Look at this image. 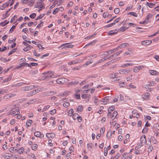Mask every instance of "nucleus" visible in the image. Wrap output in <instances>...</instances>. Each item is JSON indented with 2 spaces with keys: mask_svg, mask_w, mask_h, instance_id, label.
Instances as JSON below:
<instances>
[{
  "mask_svg": "<svg viewBox=\"0 0 159 159\" xmlns=\"http://www.w3.org/2000/svg\"><path fill=\"white\" fill-rule=\"evenodd\" d=\"M118 73H111L109 75V77L111 79L114 78L118 76Z\"/></svg>",
  "mask_w": 159,
  "mask_h": 159,
  "instance_id": "obj_28",
  "label": "nucleus"
},
{
  "mask_svg": "<svg viewBox=\"0 0 159 159\" xmlns=\"http://www.w3.org/2000/svg\"><path fill=\"white\" fill-rule=\"evenodd\" d=\"M35 0H30L28 2V5L29 6H32Z\"/></svg>",
  "mask_w": 159,
  "mask_h": 159,
  "instance_id": "obj_43",
  "label": "nucleus"
},
{
  "mask_svg": "<svg viewBox=\"0 0 159 159\" xmlns=\"http://www.w3.org/2000/svg\"><path fill=\"white\" fill-rule=\"evenodd\" d=\"M13 157V155L11 153L6 154L3 156V157L7 159H9Z\"/></svg>",
  "mask_w": 159,
  "mask_h": 159,
  "instance_id": "obj_26",
  "label": "nucleus"
},
{
  "mask_svg": "<svg viewBox=\"0 0 159 159\" xmlns=\"http://www.w3.org/2000/svg\"><path fill=\"white\" fill-rule=\"evenodd\" d=\"M153 149V147L152 146H150L148 148V152H151Z\"/></svg>",
  "mask_w": 159,
  "mask_h": 159,
  "instance_id": "obj_61",
  "label": "nucleus"
},
{
  "mask_svg": "<svg viewBox=\"0 0 159 159\" xmlns=\"http://www.w3.org/2000/svg\"><path fill=\"white\" fill-rule=\"evenodd\" d=\"M17 149H15V148L13 147H11L9 148V151L12 153H14L16 152Z\"/></svg>",
  "mask_w": 159,
  "mask_h": 159,
  "instance_id": "obj_38",
  "label": "nucleus"
},
{
  "mask_svg": "<svg viewBox=\"0 0 159 159\" xmlns=\"http://www.w3.org/2000/svg\"><path fill=\"white\" fill-rule=\"evenodd\" d=\"M34 135L36 137H38L40 139H42L44 137V134L39 131L35 132L34 133Z\"/></svg>",
  "mask_w": 159,
  "mask_h": 159,
  "instance_id": "obj_10",
  "label": "nucleus"
},
{
  "mask_svg": "<svg viewBox=\"0 0 159 159\" xmlns=\"http://www.w3.org/2000/svg\"><path fill=\"white\" fill-rule=\"evenodd\" d=\"M111 15L109 14L108 12H106L103 13L102 16L104 18H110L111 16Z\"/></svg>",
  "mask_w": 159,
  "mask_h": 159,
  "instance_id": "obj_23",
  "label": "nucleus"
},
{
  "mask_svg": "<svg viewBox=\"0 0 159 159\" xmlns=\"http://www.w3.org/2000/svg\"><path fill=\"white\" fill-rule=\"evenodd\" d=\"M93 85V83H92L89 84L85 85L82 88L83 89H88L89 87L92 86Z\"/></svg>",
  "mask_w": 159,
  "mask_h": 159,
  "instance_id": "obj_35",
  "label": "nucleus"
},
{
  "mask_svg": "<svg viewBox=\"0 0 159 159\" xmlns=\"http://www.w3.org/2000/svg\"><path fill=\"white\" fill-rule=\"evenodd\" d=\"M78 116V114L75 113L73 114L72 118L73 120H76L77 119Z\"/></svg>",
  "mask_w": 159,
  "mask_h": 159,
  "instance_id": "obj_47",
  "label": "nucleus"
},
{
  "mask_svg": "<svg viewBox=\"0 0 159 159\" xmlns=\"http://www.w3.org/2000/svg\"><path fill=\"white\" fill-rule=\"evenodd\" d=\"M53 74V72L51 71L46 72L43 73V76L47 80L51 78Z\"/></svg>",
  "mask_w": 159,
  "mask_h": 159,
  "instance_id": "obj_1",
  "label": "nucleus"
},
{
  "mask_svg": "<svg viewBox=\"0 0 159 159\" xmlns=\"http://www.w3.org/2000/svg\"><path fill=\"white\" fill-rule=\"evenodd\" d=\"M157 3V2L152 3L147 2L146 3V5L150 8H152Z\"/></svg>",
  "mask_w": 159,
  "mask_h": 159,
  "instance_id": "obj_25",
  "label": "nucleus"
},
{
  "mask_svg": "<svg viewBox=\"0 0 159 159\" xmlns=\"http://www.w3.org/2000/svg\"><path fill=\"white\" fill-rule=\"evenodd\" d=\"M75 98L77 99H80V95L79 94L75 93L74 95Z\"/></svg>",
  "mask_w": 159,
  "mask_h": 159,
  "instance_id": "obj_57",
  "label": "nucleus"
},
{
  "mask_svg": "<svg viewBox=\"0 0 159 159\" xmlns=\"http://www.w3.org/2000/svg\"><path fill=\"white\" fill-rule=\"evenodd\" d=\"M89 96V95H88V94H83L81 95V97L83 99H86Z\"/></svg>",
  "mask_w": 159,
  "mask_h": 159,
  "instance_id": "obj_58",
  "label": "nucleus"
},
{
  "mask_svg": "<svg viewBox=\"0 0 159 159\" xmlns=\"http://www.w3.org/2000/svg\"><path fill=\"white\" fill-rule=\"evenodd\" d=\"M129 46V45L128 43H125L120 44L118 47H117L116 49H114V51H116L119 48H123L125 47H128Z\"/></svg>",
  "mask_w": 159,
  "mask_h": 159,
  "instance_id": "obj_7",
  "label": "nucleus"
},
{
  "mask_svg": "<svg viewBox=\"0 0 159 159\" xmlns=\"http://www.w3.org/2000/svg\"><path fill=\"white\" fill-rule=\"evenodd\" d=\"M50 107V105H47L45 106L43 109V111H45L48 109Z\"/></svg>",
  "mask_w": 159,
  "mask_h": 159,
  "instance_id": "obj_62",
  "label": "nucleus"
},
{
  "mask_svg": "<svg viewBox=\"0 0 159 159\" xmlns=\"http://www.w3.org/2000/svg\"><path fill=\"white\" fill-rule=\"evenodd\" d=\"M36 16V13H33L30 15V18H31L32 19H34L35 17Z\"/></svg>",
  "mask_w": 159,
  "mask_h": 159,
  "instance_id": "obj_64",
  "label": "nucleus"
},
{
  "mask_svg": "<svg viewBox=\"0 0 159 159\" xmlns=\"http://www.w3.org/2000/svg\"><path fill=\"white\" fill-rule=\"evenodd\" d=\"M25 150L24 148L23 147H21L18 149H17L16 152L19 154H22Z\"/></svg>",
  "mask_w": 159,
  "mask_h": 159,
  "instance_id": "obj_27",
  "label": "nucleus"
},
{
  "mask_svg": "<svg viewBox=\"0 0 159 159\" xmlns=\"http://www.w3.org/2000/svg\"><path fill=\"white\" fill-rule=\"evenodd\" d=\"M28 84L23 82H20L19 83H16L14 84H13L11 85V87H18L21 86L23 85L24 84Z\"/></svg>",
  "mask_w": 159,
  "mask_h": 159,
  "instance_id": "obj_15",
  "label": "nucleus"
},
{
  "mask_svg": "<svg viewBox=\"0 0 159 159\" xmlns=\"http://www.w3.org/2000/svg\"><path fill=\"white\" fill-rule=\"evenodd\" d=\"M45 14H42L40 15L39 16L37 17L35 19L36 20H38L39 19L42 18L44 16Z\"/></svg>",
  "mask_w": 159,
  "mask_h": 159,
  "instance_id": "obj_48",
  "label": "nucleus"
},
{
  "mask_svg": "<svg viewBox=\"0 0 159 159\" xmlns=\"http://www.w3.org/2000/svg\"><path fill=\"white\" fill-rule=\"evenodd\" d=\"M132 113L134 115V117L138 118L140 117V114L138 113V111L136 110H134L132 111Z\"/></svg>",
  "mask_w": 159,
  "mask_h": 159,
  "instance_id": "obj_13",
  "label": "nucleus"
},
{
  "mask_svg": "<svg viewBox=\"0 0 159 159\" xmlns=\"http://www.w3.org/2000/svg\"><path fill=\"white\" fill-rule=\"evenodd\" d=\"M130 71L128 69H125L123 70H120L119 72L122 74H126L130 72Z\"/></svg>",
  "mask_w": 159,
  "mask_h": 159,
  "instance_id": "obj_14",
  "label": "nucleus"
},
{
  "mask_svg": "<svg viewBox=\"0 0 159 159\" xmlns=\"http://www.w3.org/2000/svg\"><path fill=\"white\" fill-rule=\"evenodd\" d=\"M74 112V110L73 109H70L69 110L68 112V115L69 116H71Z\"/></svg>",
  "mask_w": 159,
  "mask_h": 159,
  "instance_id": "obj_40",
  "label": "nucleus"
},
{
  "mask_svg": "<svg viewBox=\"0 0 159 159\" xmlns=\"http://www.w3.org/2000/svg\"><path fill=\"white\" fill-rule=\"evenodd\" d=\"M11 78L9 76L7 78H5L3 81H2V83H4L5 82H7L10 81L11 79Z\"/></svg>",
  "mask_w": 159,
  "mask_h": 159,
  "instance_id": "obj_42",
  "label": "nucleus"
},
{
  "mask_svg": "<svg viewBox=\"0 0 159 159\" xmlns=\"http://www.w3.org/2000/svg\"><path fill=\"white\" fill-rule=\"evenodd\" d=\"M114 50H111L105 52L103 54H102V57H104V56H107L110 53H111L114 52Z\"/></svg>",
  "mask_w": 159,
  "mask_h": 159,
  "instance_id": "obj_18",
  "label": "nucleus"
},
{
  "mask_svg": "<svg viewBox=\"0 0 159 159\" xmlns=\"http://www.w3.org/2000/svg\"><path fill=\"white\" fill-rule=\"evenodd\" d=\"M16 25H13L10 29L9 31L11 33L13 32L14 30L16 29Z\"/></svg>",
  "mask_w": 159,
  "mask_h": 159,
  "instance_id": "obj_60",
  "label": "nucleus"
},
{
  "mask_svg": "<svg viewBox=\"0 0 159 159\" xmlns=\"http://www.w3.org/2000/svg\"><path fill=\"white\" fill-rule=\"evenodd\" d=\"M9 4V2H6L5 3L3 4L2 5L0 6V10H3L6 7H7Z\"/></svg>",
  "mask_w": 159,
  "mask_h": 159,
  "instance_id": "obj_22",
  "label": "nucleus"
},
{
  "mask_svg": "<svg viewBox=\"0 0 159 159\" xmlns=\"http://www.w3.org/2000/svg\"><path fill=\"white\" fill-rule=\"evenodd\" d=\"M116 30H111L108 32V34L109 35H114L116 33Z\"/></svg>",
  "mask_w": 159,
  "mask_h": 159,
  "instance_id": "obj_52",
  "label": "nucleus"
},
{
  "mask_svg": "<svg viewBox=\"0 0 159 159\" xmlns=\"http://www.w3.org/2000/svg\"><path fill=\"white\" fill-rule=\"evenodd\" d=\"M114 25H115V23H114L113 22V23H111L110 24L107 25L105 26V27L109 28V27H110L112 26H114Z\"/></svg>",
  "mask_w": 159,
  "mask_h": 159,
  "instance_id": "obj_51",
  "label": "nucleus"
},
{
  "mask_svg": "<svg viewBox=\"0 0 159 159\" xmlns=\"http://www.w3.org/2000/svg\"><path fill=\"white\" fill-rule=\"evenodd\" d=\"M152 43V40H148L142 41L141 43L143 45H148Z\"/></svg>",
  "mask_w": 159,
  "mask_h": 159,
  "instance_id": "obj_17",
  "label": "nucleus"
},
{
  "mask_svg": "<svg viewBox=\"0 0 159 159\" xmlns=\"http://www.w3.org/2000/svg\"><path fill=\"white\" fill-rule=\"evenodd\" d=\"M48 145L51 147H52L53 146V144L52 143V140L51 139H49L48 140Z\"/></svg>",
  "mask_w": 159,
  "mask_h": 159,
  "instance_id": "obj_63",
  "label": "nucleus"
},
{
  "mask_svg": "<svg viewBox=\"0 0 159 159\" xmlns=\"http://www.w3.org/2000/svg\"><path fill=\"white\" fill-rule=\"evenodd\" d=\"M151 139L152 143L156 144L157 143V141L156 139L153 136H151Z\"/></svg>",
  "mask_w": 159,
  "mask_h": 159,
  "instance_id": "obj_37",
  "label": "nucleus"
},
{
  "mask_svg": "<svg viewBox=\"0 0 159 159\" xmlns=\"http://www.w3.org/2000/svg\"><path fill=\"white\" fill-rule=\"evenodd\" d=\"M27 158L28 159H36V157L34 153H30L28 154Z\"/></svg>",
  "mask_w": 159,
  "mask_h": 159,
  "instance_id": "obj_21",
  "label": "nucleus"
},
{
  "mask_svg": "<svg viewBox=\"0 0 159 159\" xmlns=\"http://www.w3.org/2000/svg\"><path fill=\"white\" fill-rule=\"evenodd\" d=\"M43 88H38L34 90V92L35 93H39V92L41 91L42 90Z\"/></svg>",
  "mask_w": 159,
  "mask_h": 159,
  "instance_id": "obj_44",
  "label": "nucleus"
},
{
  "mask_svg": "<svg viewBox=\"0 0 159 159\" xmlns=\"http://www.w3.org/2000/svg\"><path fill=\"white\" fill-rule=\"evenodd\" d=\"M128 156V153L125 152L123 153L122 155V157L124 159H126L127 157Z\"/></svg>",
  "mask_w": 159,
  "mask_h": 159,
  "instance_id": "obj_56",
  "label": "nucleus"
},
{
  "mask_svg": "<svg viewBox=\"0 0 159 159\" xmlns=\"http://www.w3.org/2000/svg\"><path fill=\"white\" fill-rule=\"evenodd\" d=\"M93 102L94 104L96 105L99 104L101 102L98 99L97 97H94L93 98Z\"/></svg>",
  "mask_w": 159,
  "mask_h": 159,
  "instance_id": "obj_19",
  "label": "nucleus"
},
{
  "mask_svg": "<svg viewBox=\"0 0 159 159\" xmlns=\"http://www.w3.org/2000/svg\"><path fill=\"white\" fill-rule=\"evenodd\" d=\"M69 80L65 78H61L58 79L57 80V82L59 84H64L67 82Z\"/></svg>",
  "mask_w": 159,
  "mask_h": 159,
  "instance_id": "obj_4",
  "label": "nucleus"
},
{
  "mask_svg": "<svg viewBox=\"0 0 159 159\" xmlns=\"http://www.w3.org/2000/svg\"><path fill=\"white\" fill-rule=\"evenodd\" d=\"M46 136L48 139H53L55 137V134L53 133H47L46 134Z\"/></svg>",
  "mask_w": 159,
  "mask_h": 159,
  "instance_id": "obj_16",
  "label": "nucleus"
},
{
  "mask_svg": "<svg viewBox=\"0 0 159 159\" xmlns=\"http://www.w3.org/2000/svg\"><path fill=\"white\" fill-rule=\"evenodd\" d=\"M17 17L18 16L17 15H15L11 20L10 22L11 23H13L14 24L17 25L18 24V22H17Z\"/></svg>",
  "mask_w": 159,
  "mask_h": 159,
  "instance_id": "obj_8",
  "label": "nucleus"
},
{
  "mask_svg": "<svg viewBox=\"0 0 159 159\" xmlns=\"http://www.w3.org/2000/svg\"><path fill=\"white\" fill-rule=\"evenodd\" d=\"M118 115L117 111H114L112 114L111 117V119L112 120H114L115 118H117V116Z\"/></svg>",
  "mask_w": 159,
  "mask_h": 159,
  "instance_id": "obj_24",
  "label": "nucleus"
},
{
  "mask_svg": "<svg viewBox=\"0 0 159 159\" xmlns=\"http://www.w3.org/2000/svg\"><path fill=\"white\" fill-rule=\"evenodd\" d=\"M9 22V21H7V20H6L3 22L0 23V25L2 26H4L6 25Z\"/></svg>",
  "mask_w": 159,
  "mask_h": 159,
  "instance_id": "obj_46",
  "label": "nucleus"
},
{
  "mask_svg": "<svg viewBox=\"0 0 159 159\" xmlns=\"http://www.w3.org/2000/svg\"><path fill=\"white\" fill-rule=\"evenodd\" d=\"M31 48H33V47H31L30 45H29L24 48L23 50L25 52H27L30 50Z\"/></svg>",
  "mask_w": 159,
  "mask_h": 159,
  "instance_id": "obj_33",
  "label": "nucleus"
},
{
  "mask_svg": "<svg viewBox=\"0 0 159 159\" xmlns=\"http://www.w3.org/2000/svg\"><path fill=\"white\" fill-rule=\"evenodd\" d=\"M120 11V9L118 8H115L114 11V12L116 14H118Z\"/></svg>",
  "mask_w": 159,
  "mask_h": 159,
  "instance_id": "obj_59",
  "label": "nucleus"
},
{
  "mask_svg": "<svg viewBox=\"0 0 159 159\" xmlns=\"http://www.w3.org/2000/svg\"><path fill=\"white\" fill-rule=\"evenodd\" d=\"M134 63H127L126 64H124L122 65L121 66V67H128L129 66H133V65H134Z\"/></svg>",
  "mask_w": 159,
  "mask_h": 159,
  "instance_id": "obj_31",
  "label": "nucleus"
},
{
  "mask_svg": "<svg viewBox=\"0 0 159 159\" xmlns=\"http://www.w3.org/2000/svg\"><path fill=\"white\" fill-rule=\"evenodd\" d=\"M156 83L155 81H150L148 83L147 85L149 86H153L155 85Z\"/></svg>",
  "mask_w": 159,
  "mask_h": 159,
  "instance_id": "obj_39",
  "label": "nucleus"
},
{
  "mask_svg": "<svg viewBox=\"0 0 159 159\" xmlns=\"http://www.w3.org/2000/svg\"><path fill=\"white\" fill-rule=\"evenodd\" d=\"M120 156V153H118L116 154L114 157H113V158L114 159H118L119 158Z\"/></svg>",
  "mask_w": 159,
  "mask_h": 159,
  "instance_id": "obj_55",
  "label": "nucleus"
},
{
  "mask_svg": "<svg viewBox=\"0 0 159 159\" xmlns=\"http://www.w3.org/2000/svg\"><path fill=\"white\" fill-rule=\"evenodd\" d=\"M36 8L39 9L38 11H40L41 10L45 8L44 4L40 2H37L35 6Z\"/></svg>",
  "mask_w": 159,
  "mask_h": 159,
  "instance_id": "obj_3",
  "label": "nucleus"
},
{
  "mask_svg": "<svg viewBox=\"0 0 159 159\" xmlns=\"http://www.w3.org/2000/svg\"><path fill=\"white\" fill-rule=\"evenodd\" d=\"M93 62V61L92 60H91L90 61H87L84 65V66H87L92 63Z\"/></svg>",
  "mask_w": 159,
  "mask_h": 159,
  "instance_id": "obj_49",
  "label": "nucleus"
},
{
  "mask_svg": "<svg viewBox=\"0 0 159 159\" xmlns=\"http://www.w3.org/2000/svg\"><path fill=\"white\" fill-rule=\"evenodd\" d=\"M115 109V107L114 106H112L109 107L108 109V112H111Z\"/></svg>",
  "mask_w": 159,
  "mask_h": 159,
  "instance_id": "obj_45",
  "label": "nucleus"
},
{
  "mask_svg": "<svg viewBox=\"0 0 159 159\" xmlns=\"http://www.w3.org/2000/svg\"><path fill=\"white\" fill-rule=\"evenodd\" d=\"M83 109V107L82 105H79L78 106L77 108V111L79 112H81Z\"/></svg>",
  "mask_w": 159,
  "mask_h": 159,
  "instance_id": "obj_41",
  "label": "nucleus"
},
{
  "mask_svg": "<svg viewBox=\"0 0 159 159\" xmlns=\"http://www.w3.org/2000/svg\"><path fill=\"white\" fill-rule=\"evenodd\" d=\"M150 74L151 75H159V73L154 70H149Z\"/></svg>",
  "mask_w": 159,
  "mask_h": 159,
  "instance_id": "obj_20",
  "label": "nucleus"
},
{
  "mask_svg": "<svg viewBox=\"0 0 159 159\" xmlns=\"http://www.w3.org/2000/svg\"><path fill=\"white\" fill-rule=\"evenodd\" d=\"M74 45L72 44V43H67L63 44L59 48L62 49L66 48H70L74 47Z\"/></svg>",
  "mask_w": 159,
  "mask_h": 159,
  "instance_id": "obj_2",
  "label": "nucleus"
},
{
  "mask_svg": "<svg viewBox=\"0 0 159 159\" xmlns=\"http://www.w3.org/2000/svg\"><path fill=\"white\" fill-rule=\"evenodd\" d=\"M11 111V113L13 116L18 115L20 113L18 108L13 109Z\"/></svg>",
  "mask_w": 159,
  "mask_h": 159,
  "instance_id": "obj_9",
  "label": "nucleus"
},
{
  "mask_svg": "<svg viewBox=\"0 0 159 159\" xmlns=\"http://www.w3.org/2000/svg\"><path fill=\"white\" fill-rule=\"evenodd\" d=\"M145 66L143 65H140L138 66L134 67L133 69V71L134 72H138L140 70H142L143 68H145Z\"/></svg>",
  "mask_w": 159,
  "mask_h": 159,
  "instance_id": "obj_5",
  "label": "nucleus"
},
{
  "mask_svg": "<svg viewBox=\"0 0 159 159\" xmlns=\"http://www.w3.org/2000/svg\"><path fill=\"white\" fill-rule=\"evenodd\" d=\"M35 85H31L29 86H24L22 88V89L24 91H28L34 88Z\"/></svg>",
  "mask_w": 159,
  "mask_h": 159,
  "instance_id": "obj_11",
  "label": "nucleus"
},
{
  "mask_svg": "<svg viewBox=\"0 0 159 159\" xmlns=\"http://www.w3.org/2000/svg\"><path fill=\"white\" fill-rule=\"evenodd\" d=\"M127 15H130L135 17L138 16V14L134 12H130L127 14Z\"/></svg>",
  "mask_w": 159,
  "mask_h": 159,
  "instance_id": "obj_36",
  "label": "nucleus"
},
{
  "mask_svg": "<svg viewBox=\"0 0 159 159\" xmlns=\"http://www.w3.org/2000/svg\"><path fill=\"white\" fill-rule=\"evenodd\" d=\"M110 97L107 96L103 98L101 101V103L104 105L106 104L109 102Z\"/></svg>",
  "mask_w": 159,
  "mask_h": 159,
  "instance_id": "obj_12",
  "label": "nucleus"
},
{
  "mask_svg": "<svg viewBox=\"0 0 159 159\" xmlns=\"http://www.w3.org/2000/svg\"><path fill=\"white\" fill-rule=\"evenodd\" d=\"M143 143H142L141 142H140V143H139V144L135 148V149L137 148V149L139 148L142 146L143 145Z\"/></svg>",
  "mask_w": 159,
  "mask_h": 159,
  "instance_id": "obj_50",
  "label": "nucleus"
},
{
  "mask_svg": "<svg viewBox=\"0 0 159 159\" xmlns=\"http://www.w3.org/2000/svg\"><path fill=\"white\" fill-rule=\"evenodd\" d=\"M151 95L149 93H146L142 95L141 98L143 100H148L149 99Z\"/></svg>",
  "mask_w": 159,
  "mask_h": 159,
  "instance_id": "obj_6",
  "label": "nucleus"
},
{
  "mask_svg": "<svg viewBox=\"0 0 159 159\" xmlns=\"http://www.w3.org/2000/svg\"><path fill=\"white\" fill-rule=\"evenodd\" d=\"M146 141V137L145 135H143L140 138V142L144 143Z\"/></svg>",
  "mask_w": 159,
  "mask_h": 159,
  "instance_id": "obj_29",
  "label": "nucleus"
},
{
  "mask_svg": "<svg viewBox=\"0 0 159 159\" xmlns=\"http://www.w3.org/2000/svg\"><path fill=\"white\" fill-rule=\"evenodd\" d=\"M25 66V64L24 63H21L19 65V66H17L16 67V68L19 69V68H21V67Z\"/></svg>",
  "mask_w": 159,
  "mask_h": 159,
  "instance_id": "obj_53",
  "label": "nucleus"
},
{
  "mask_svg": "<svg viewBox=\"0 0 159 159\" xmlns=\"http://www.w3.org/2000/svg\"><path fill=\"white\" fill-rule=\"evenodd\" d=\"M152 17V15L151 13H148L146 16V18L145 20L147 21H148V20L151 19Z\"/></svg>",
  "mask_w": 159,
  "mask_h": 159,
  "instance_id": "obj_34",
  "label": "nucleus"
},
{
  "mask_svg": "<svg viewBox=\"0 0 159 159\" xmlns=\"http://www.w3.org/2000/svg\"><path fill=\"white\" fill-rule=\"evenodd\" d=\"M78 84V82H71L68 83V85H75Z\"/></svg>",
  "mask_w": 159,
  "mask_h": 159,
  "instance_id": "obj_54",
  "label": "nucleus"
},
{
  "mask_svg": "<svg viewBox=\"0 0 159 159\" xmlns=\"http://www.w3.org/2000/svg\"><path fill=\"white\" fill-rule=\"evenodd\" d=\"M38 147V145L37 144L34 143L31 146V148L34 151H36Z\"/></svg>",
  "mask_w": 159,
  "mask_h": 159,
  "instance_id": "obj_32",
  "label": "nucleus"
},
{
  "mask_svg": "<svg viewBox=\"0 0 159 159\" xmlns=\"http://www.w3.org/2000/svg\"><path fill=\"white\" fill-rule=\"evenodd\" d=\"M33 123V121L31 120H28L26 122V126L27 127H30L32 124Z\"/></svg>",
  "mask_w": 159,
  "mask_h": 159,
  "instance_id": "obj_30",
  "label": "nucleus"
}]
</instances>
